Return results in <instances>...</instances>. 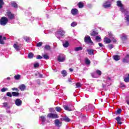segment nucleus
<instances>
[{"instance_id": "c03bdc74", "label": "nucleus", "mask_w": 129, "mask_h": 129, "mask_svg": "<svg viewBox=\"0 0 129 129\" xmlns=\"http://www.w3.org/2000/svg\"><path fill=\"white\" fill-rule=\"evenodd\" d=\"M42 45H43V42H38L37 43L36 47H41Z\"/></svg>"}, {"instance_id": "393cba45", "label": "nucleus", "mask_w": 129, "mask_h": 129, "mask_svg": "<svg viewBox=\"0 0 129 129\" xmlns=\"http://www.w3.org/2000/svg\"><path fill=\"white\" fill-rule=\"evenodd\" d=\"M78 6L80 9H82L84 7V5L81 2L78 3Z\"/></svg>"}, {"instance_id": "e2e57ef3", "label": "nucleus", "mask_w": 129, "mask_h": 129, "mask_svg": "<svg viewBox=\"0 0 129 129\" xmlns=\"http://www.w3.org/2000/svg\"><path fill=\"white\" fill-rule=\"evenodd\" d=\"M126 102L127 104H128V105H129V100H126Z\"/></svg>"}, {"instance_id": "c85d7f7f", "label": "nucleus", "mask_w": 129, "mask_h": 129, "mask_svg": "<svg viewBox=\"0 0 129 129\" xmlns=\"http://www.w3.org/2000/svg\"><path fill=\"white\" fill-rule=\"evenodd\" d=\"M5 5V2H4V0H0V9H3V6Z\"/></svg>"}, {"instance_id": "864d4df0", "label": "nucleus", "mask_w": 129, "mask_h": 129, "mask_svg": "<svg viewBox=\"0 0 129 129\" xmlns=\"http://www.w3.org/2000/svg\"><path fill=\"white\" fill-rule=\"evenodd\" d=\"M12 90H13V91H15V90L16 91H19V89L18 88H12Z\"/></svg>"}, {"instance_id": "aec40b11", "label": "nucleus", "mask_w": 129, "mask_h": 129, "mask_svg": "<svg viewBox=\"0 0 129 129\" xmlns=\"http://www.w3.org/2000/svg\"><path fill=\"white\" fill-rule=\"evenodd\" d=\"M113 59L115 61H118L119 60H120V56L118 55H114L113 56Z\"/></svg>"}, {"instance_id": "f3484780", "label": "nucleus", "mask_w": 129, "mask_h": 129, "mask_svg": "<svg viewBox=\"0 0 129 129\" xmlns=\"http://www.w3.org/2000/svg\"><path fill=\"white\" fill-rule=\"evenodd\" d=\"M19 88L21 91H24L26 89V85L25 84H22L19 86Z\"/></svg>"}, {"instance_id": "4be33fe9", "label": "nucleus", "mask_w": 129, "mask_h": 129, "mask_svg": "<svg viewBox=\"0 0 129 129\" xmlns=\"http://www.w3.org/2000/svg\"><path fill=\"white\" fill-rule=\"evenodd\" d=\"M63 108L65 110H68V111H72V109L68 106L64 105Z\"/></svg>"}, {"instance_id": "a878e982", "label": "nucleus", "mask_w": 129, "mask_h": 129, "mask_svg": "<svg viewBox=\"0 0 129 129\" xmlns=\"http://www.w3.org/2000/svg\"><path fill=\"white\" fill-rule=\"evenodd\" d=\"M82 49V47L81 46L77 47L75 48V51H76V52H78V51H81Z\"/></svg>"}, {"instance_id": "20e7f679", "label": "nucleus", "mask_w": 129, "mask_h": 129, "mask_svg": "<svg viewBox=\"0 0 129 129\" xmlns=\"http://www.w3.org/2000/svg\"><path fill=\"white\" fill-rule=\"evenodd\" d=\"M66 59V56L63 54H60L57 57L58 62H64Z\"/></svg>"}, {"instance_id": "774afa93", "label": "nucleus", "mask_w": 129, "mask_h": 129, "mask_svg": "<svg viewBox=\"0 0 129 129\" xmlns=\"http://www.w3.org/2000/svg\"><path fill=\"white\" fill-rule=\"evenodd\" d=\"M35 76H37V74H35Z\"/></svg>"}, {"instance_id": "a18cd8bd", "label": "nucleus", "mask_w": 129, "mask_h": 129, "mask_svg": "<svg viewBox=\"0 0 129 129\" xmlns=\"http://www.w3.org/2000/svg\"><path fill=\"white\" fill-rule=\"evenodd\" d=\"M34 68H38V67H40V64L39 63H36L34 64Z\"/></svg>"}, {"instance_id": "680f3d73", "label": "nucleus", "mask_w": 129, "mask_h": 129, "mask_svg": "<svg viewBox=\"0 0 129 129\" xmlns=\"http://www.w3.org/2000/svg\"><path fill=\"white\" fill-rule=\"evenodd\" d=\"M69 70H70V72H73V69L72 68H70Z\"/></svg>"}, {"instance_id": "052dcab7", "label": "nucleus", "mask_w": 129, "mask_h": 129, "mask_svg": "<svg viewBox=\"0 0 129 129\" xmlns=\"http://www.w3.org/2000/svg\"><path fill=\"white\" fill-rule=\"evenodd\" d=\"M121 87H125V85H124V84H123L122 83H121Z\"/></svg>"}, {"instance_id": "4468645a", "label": "nucleus", "mask_w": 129, "mask_h": 129, "mask_svg": "<svg viewBox=\"0 0 129 129\" xmlns=\"http://www.w3.org/2000/svg\"><path fill=\"white\" fill-rule=\"evenodd\" d=\"M122 62L123 63H128L129 62V54H127L124 58H123Z\"/></svg>"}, {"instance_id": "4d7b16f0", "label": "nucleus", "mask_w": 129, "mask_h": 129, "mask_svg": "<svg viewBox=\"0 0 129 129\" xmlns=\"http://www.w3.org/2000/svg\"><path fill=\"white\" fill-rule=\"evenodd\" d=\"M98 45H99V47H100L101 48H102V47H104V45H103L102 44V43H99Z\"/></svg>"}, {"instance_id": "f8f14e48", "label": "nucleus", "mask_w": 129, "mask_h": 129, "mask_svg": "<svg viewBox=\"0 0 129 129\" xmlns=\"http://www.w3.org/2000/svg\"><path fill=\"white\" fill-rule=\"evenodd\" d=\"M120 39L122 41H126V40H127V35H125L124 33H123L120 36Z\"/></svg>"}, {"instance_id": "7ed1b4c3", "label": "nucleus", "mask_w": 129, "mask_h": 129, "mask_svg": "<svg viewBox=\"0 0 129 129\" xmlns=\"http://www.w3.org/2000/svg\"><path fill=\"white\" fill-rule=\"evenodd\" d=\"M84 40L85 43H87L88 44H93V42L91 40V38L89 35L86 36L84 37Z\"/></svg>"}, {"instance_id": "ea45409f", "label": "nucleus", "mask_w": 129, "mask_h": 129, "mask_svg": "<svg viewBox=\"0 0 129 129\" xmlns=\"http://www.w3.org/2000/svg\"><path fill=\"white\" fill-rule=\"evenodd\" d=\"M108 48H109V50H111L112 48H113V44H109L107 45Z\"/></svg>"}, {"instance_id": "8fccbe9b", "label": "nucleus", "mask_w": 129, "mask_h": 129, "mask_svg": "<svg viewBox=\"0 0 129 129\" xmlns=\"http://www.w3.org/2000/svg\"><path fill=\"white\" fill-rule=\"evenodd\" d=\"M40 118H41L42 121H46V118L44 116H40Z\"/></svg>"}, {"instance_id": "69168bd1", "label": "nucleus", "mask_w": 129, "mask_h": 129, "mask_svg": "<svg viewBox=\"0 0 129 129\" xmlns=\"http://www.w3.org/2000/svg\"><path fill=\"white\" fill-rule=\"evenodd\" d=\"M7 79H8V80H10L11 79V78L8 77V78H7Z\"/></svg>"}, {"instance_id": "a211bd4d", "label": "nucleus", "mask_w": 129, "mask_h": 129, "mask_svg": "<svg viewBox=\"0 0 129 129\" xmlns=\"http://www.w3.org/2000/svg\"><path fill=\"white\" fill-rule=\"evenodd\" d=\"M87 51L88 52V54H89V55H94V50L93 49H87Z\"/></svg>"}, {"instance_id": "338daca9", "label": "nucleus", "mask_w": 129, "mask_h": 129, "mask_svg": "<svg viewBox=\"0 0 129 129\" xmlns=\"http://www.w3.org/2000/svg\"><path fill=\"white\" fill-rule=\"evenodd\" d=\"M108 80H111L110 78H109V77H108Z\"/></svg>"}, {"instance_id": "f704fd0d", "label": "nucleus", "mask_w": 129, "mask_h": 129, "mask_svg": "<svg viewBox=\"0 0 129 129\" xmlns=\"http://www.w3.org/2000/svg\"><path fill=\"white\" fill-rule=\"evenodd\" d=\"M120 11L122 13H124V12H125V9H124V8H123V5L121 7H120Z\"/></svg>"}, {"instance_id": "6e6d98bb", "label": "nucleus", "mask_w": 129, "mask_h": 129, "mask_svg": "<svg viewBox=\"0 0 129 129\" xmlns=\"http://www.w3.org/2000/svg\"><path fill=\"white\" fill-rule=\"evenodd\" d=\"M108 36L109 37V38H112V33L111 32H108Z\"/></svg>"}, {"instance_id": "e433bc0d", "label": "nucleus", "mask_w": 129, "mask_h": 129, "mask_svg": "<svg viewBox=\"0 0 129 129\" xmlns=\"http://www.w3.org/2000/svg\"><path fill=\"white\" fill-rule=\"evenodd\" d=\"M7 96H8V97H13V94L11 92H8L6 94Z\"/></svg>"}, {"instance_id": "3c124183", "label": "nucleus", "mask_w": 129, "mask_h": 129, "mask_svg": "<svg viewBox=\"0 0 129 129\" xmlns=\"http://www.w3.org/2000/svg\"><path fill=\"white\" fill-rule=\"evenodd\" d=\"M116 112L118 113V114H120L121 113V109H118L116 111Z\"/></svg>"}, {"instance_id": "b1692460", "label": "nucleus", "mask_w": 129, "mask_h": 129, "mask_svg": "<svg viewBox=\"0 0 129 129\" xmlns=\"http://www.w3.org/2000/svg\"><path fill=\"white\" fill-rule=\"evenodd\" d=\"M96 35H98V32H96V31L93 30L92 33L90 34L91 36H96Z\"/></svg>"}, {"instance_id": "13d9d810", "label": "nucleus", "mask_w": 129, "mask_h": 129, "mask_svg": "<svg viewBox=\"0 0 129 129\" xmlns=\"http://www.w3.org/2000/svg\"><path fill=\"white\" fill-rule=\"evenodd\" d=\"M42 58H43V57H42V56L38 55H37L36 59H42Z\"/></svg>"}, {"instance_id": "58836bf2", "label": "nucleus", "mask_w": 129, "mask_h": 129, "mask_svg": "<svg viewBox=\"0 0 129 129\" xmlns=\"http://www.w3.org/2000/svg\"><path fill=\"white\" fill-rule=\"evenodd\" d=\"M124 81L126 83L129 82V74H128L127 77L124 79Z\"/></svg>"}, {"instance_id": "cd10ccee", "label": "nucleus", "mask_w": 129, "mask_h": 129, "mask_svg": "<svg viewBox=\"0 0 129 129\" xmlns=\"http://www.w3.org/2000/svg\"><path fill=\"white\" fill-rule=\"evenodd\" d=\"M90 60H89V59H88V58H86L85 59V63L87 64V65H90Z\"/></svg>"}, {"instance_id": "423d86ee", "label": "nucleus", "mask_w": 129, "mask_h": 129, "mask_svg": "<svg viewBox=\"0 0 129 129\" xmlns=\"http://www.w3.org/2000/svg\"><path fill=\"white\" fill-rule=\"evenodd\" d=\"M7 17L10 20H14L15 19V14H12L11 12H8L7 13Z\"/></svg>"}, {"instance_id": "5fc2aeb1", "label": "nucleus", "mask_w": 129, "mask_h": 129, "mask_svg": "<svg viewBox=\"0 0 129 129\" xmlns=\"http://www.w3.org/2000/svg\"><path fill=\"white\" fill-rule=\"evenodd\" d=\"M8 103L7 102H4L3 103V106H4V107H7V106H8Z\"/></svg>"}, {"instance_id": "473e14b6", "label": "nucleus", "mask_w": 129, "mask_h": 129, "mask_svg": "<svg viewBox=\"0 0 129 129\" xmlns=\"http://www.w3.org/2000/svg\"><path fill=\"white\" fill-rule=\"evenodd\" d=\"M13 47L17 51H19V50H20V48H19V45H18L17 44H14V45H13Z\"/></svg>"}, {"instance_id": "6ab92c4d", "label": "nucleus", "mask_w": 129, "mask_h": 129, "mask_svg": "<svg viewBox=\"0 0 129 129\" xmlns=\"http://www.w3.org/2000/svg\"><path fill=\"white\" fill-rule=\"evenodd\" d=\"M11 6L15 9H18V4L14 1L11 2Z\"/></svg>"}, {"instance_id": "37998d69", "label": "nucleus", "mask_w": 129, "mask_h": 129, "mask_svg": "<svg viewBox=\"0 0 129 129\" xmlns=\"http://www.w3.org/2000/svg\"><path fill=\"white\" fill-rule=\"evenodd\" d=\"M45 50H50L51 49V47L50 45H45Z\"/></svg>"}, {"instance_id": "6e6552de", "label": "nucleus", "mask_w": 129, "mask_h": 129, "mask_svg": "<svg viewBox=\"0 0 129 129\" xmlns=\"http://www.w3.org/2000/svg\"><path fill=\"white\" fill-rule=\"evenodd\" d=\"M54 123L58 127H60L62 125V122L60 121V120L58 119L54 120Z\"/></svg>"}, {"instance_id": "c756f323", "label": "nucleus", "mask_w": 129, "mask_h": 129, "mask_svg": "<svg viewBox=\"0 0 129 129\" xmlns=\"http://www.w3.org/2000/svg\"><path fill=\"white\" fill-rule=\"evenodd\" d=\"M14 78L16 80H19V79H21V75H15L14 76Z\"/></svg>"}, {"instance_id": "412c9836", "label": "nucleus", "mask_w": 129, "mask_h": 129, "mask_svg": "<svg viewBox=\"0 0 129 129\" xmlns=\"http://www.w3.org/2000/svg\"><path fill=\"white\" fill-rule=\"evenodd\" d=\"M12 96H15V97H18L20 95V93L12 92Z\"/></svg>"}, {"instance_id": "4c0bfd02", "label": "nucleus", "mask_w": 129, "mask_h": 129, "mask_svg": "<svg viewBox=\"0 0 129 129\" xmlns=\"http://www.w3.org/2000/svg\"><path fill=\"white\" fill-rule=\"evenodd\" d=\"M43 58H44V59H46V60L49 59V58H50V57H49V55H47V54H45L43 55Z\"/></svg>"}, {"instance_id": "49530a36", "label": "nucleus", "mask_w": 129, "mask_h": 129, "mask_svg": "<svg viewBox=\"0 0 129 129\" xmlns=\"http://www.w3.org/2000/svg\"><path fill=\"white\" fill-rule=\"evenodd\" d=\"M76 88L81 87V84H80V83H77L76 84Z\"/></svg>"}, {"instance_id": "79ce46f5", "label": "nucleus", "mask_w": 129, "mask_h": 129, "mask_svg": "<svg viewBox=\"0 0 129 129\" xmlns=\"http://www.w3.org/2000/svg\"><path fill=\"white\" fill-rule=\"evenodd\" d=\"M96 73L97 74H98V75H99V76H101V74H102V73L100 71V70H97L96 71Z\"/></svg>"}, {"instance_id": "c9c22d12", "label": "nucleus", "mask_w": 129, "mask_h": 129, "mask_svg": "<svg viewBox=\"0 0 129 129\" xmlns=\"http://www.w3.org/2000/svg\"><path fill=\"white\" fill-rule=\"evenodd\" d=\"M55 110L57 111V112H60L62 110V108L60 107H55Z\"/></svg>"}, {"instance_id": "09e8293b", "label": "nucleus", "mask_w": 129, "mask_h": 129, "mask_svg": "<svg viewBox=\"0 0 129 129\" xmlns=\"http://www.w3.org/2000/svg\"><path fill=\"white\" fill-rule=\"evenodd\" d=\"M7 90H8V88H3L1 89L2 92H6V91H7Z\"/></svg>"}, {"instance_id": "a19ab883", "label": "nucleus", "mask_w": 129, "mask_h": 129, "mask_svg": "<svg viewBox=\"0 0 129 129\" xmlns=\"http://www.w3.org/2000/svg\"><path fill=\"white\" fill-rule=\"evenodd\" d=\"M24 39L26 42H27V43H29V41H30V37H24Z\"/></svg>"}, {"instance_id": "bf43d9fd", "label": "nucleus", "mask_w": 129, "mask_h": 129, "mask_svg": "<svg viewBox=\"0 0 129 129\" xmlns=\"http://www.w3.org/2000/svg\"><path fill=\"white\" fill-rule=\"evenodd\" d=\"M112 42H113V43H116V39H113L112 40Z\"/></svg>"}, {"instance_id": "7c9ffc66", "label": "nucleus", "mask_w": 129, "mask_h": 129, "mask_svg": "<svg viewBox=\"0 0 129 129\" xmlns=\"http://www.w3.org/2000/svg\"><path fill=\"white\" fill-rule=\"evenodd\" d=\"M61 74H62L63 77H65V76H67V72L65 70H63L61 71Z\"/></svg>"}, {"instance_id": "f257e3e1", "label": "nucleus", "mask_w": 129, "mask_h": 129, "mask_svg": "<svg viewBox=\"0 0 129 129\" xmlns=\"http://www.w3.org/2000/svg\"><path fill=\"white\" fill-rule=\"evenodd\" d=\"M65 34V32L62 29H59L55 32V36L57 39H60V37H63Z\"/></svg>"}, {"instance_id": "2f4dec72", "label": "nucleus", "mask_w": 129, "mask_h": 129, "mask_svg": "<svg viewBox=\"0 0 129 129\" xmlns=\"http://www.w3.org/2000/svg\"><path fill=\"white\" fill-rule=\"evenodd\" d=\"M28 58L30 59H32V58H34V53L30 52L28 54Z\"/></svg>"}, {"instance_id": "ddd939ff", "label": "nucleus", "mask_w": 129, "mask_h": 129, "mask_svg": "<svg viewBox=\"0 0 129 129\" xmlns=\"http://www.w3.org/2000/svg\"><path fill=\"white\" fill-rule=\"evenodd\" d=\"M103 42L105 44H110V43H111V40L107 37H105L103 39Z\"/></svg>"}, {"instance_id": "f03ea898", "label": "nucleus", "mask_w": 129, "mask_h": 129, "mask_svg": "<svg viewBox=\"0 0 129 129\" xmlns=\"http://www.w3.org/2000/svg\"><path fill=\"white\" fill-rule=\"evenodd\" d=\"M8 22H9L8 18L3 17L0 20V25H1V26H6V25L8 24Z\"/></svg>"}, {"instance_id": "5701e85b", "label": "nucleus", "mask_w": 129, "mask_h": 129, "mask_svg": "<svg viewBox=\"0 0 129 129\" xmlns=\"http://www.w3.org/2000/svg\"><path fill=\"white\" fill-rule=\"evenodd\" d=\"M116 4H117V7H118L119 8L123 6V5H122V3H121V1H117L116 2Z\"/></svg>"}, {"instance_id": "0eeeda50", "label": "nucleus", "mask_w": 129, "mask_h": 129, "mask_svg": "<svg viewBox=\"0 0 129 129\" xmlns=\"http://www.w3.org/2000/svg\"><path fill=\"white\" fill-rule=\"evenodd\" d=\"M109 2L108 1H105V2L103 5V8L105 9H107L108 8H110L111 7V4H109Z\"/></svg>"}, {"instance_id": "39448f33", "label": "nucleus", "mask_w": 129, "mask_h": 129, "mask_svg": "<svg viewBox=\"0 0 129 129\" xmlns=\"http://www.w3.org/2000/svg\"><path fill=\"white\" fill-rule=\"evenodd\" d=\"M47 117H49V118H59V116L58 114L56 113H50L47 114Z\"/></svg>"}, {"instance_id": "bb28decb", "label": "nucleus", "mask_w": 129, "mask_h": 129, "mask_svg": "<svg viewBox=\"0 0 129 129\" xmlns=\"http://www.w3.org/2000/svg\"><path fill=\"white\" fill-rule=\"evenodd\" d=\"M62 45L64 48H67L69 46V42L67 41L64 43H63Z\"/></svg>"}, {"instance_id": "9d476101", "label": "nucleus", "mask_w": 129, "mask_h": 129, "mask_svg": "<svg viewBox=\"0 0 129 129\" xmlns=\"http://www.w3.org/2000/svg\"><path fill=\"white\" fill-rule=\"evenodd\" d=\"M6 41L7 40V37H3V36L0 35V44H1V45H5V41Z\"/></svg>"}, {"instance_id": "9b49d317", "label": "nucleus", "mask_w": 129, "mask_h": 129, "mask_svg": "<svg viewBox=\"0 0 129 129\" xmlns=\"http://www.w3.org/2000/svg\"><path fill=\"white\" fill-rule=\"evenodd\" d=\"M22 102L21 99L18 98L15 100V104L17 106H21L22 105Z\"/></svg>"}, {"instance_id": "de8ad7c7", "label": "nucleus", "mask_w": 129, "mask_h": 129, "mask_svg": "<svg viewBox=\"0 0 129 129\" xmlns=\"http://www.w3.org/2000/svg\"><path fill=\"white\" fill-rule=\"evenodd\" d=\"M72 27H75L76 26H77V23L74 22L72 23V24H71Z\"/></svg>"}, {"instance_id": "2eb2a0df", "label": "nucleus", "mask_w": 129, "mask_h": 129, "mask_svg": "<svg viewBox=\"0 0 129 129\" xmlns=\"http://www.w3.org/2000/svg\"><path fill=\"white\" fill-rule=\"evenodd\" d=\"M61 120H64V121H66V122H69L71 121V119H70V118H69V117H68L67 116L61 118Z\"/></svg>"}, {"instance_id": "72a5a7b5", "label": "nucleus", "mask_w": 129, "mask_h": 129, "mask_svg": "<svg viewBox=\"0 0 129 129\" xmlns=\"http://www.w3.org/2000/svg\"><path fill=\"white\" fill-rule=\"evenodd\" d=\"M96 41H97V42H100L101 41V38L99 37V36H97L95 37Z\"/></svg>"}, {"instance_id": "dca6fc26", "label": "nucleus", "mask_w": 129, "mask_h": 129, "mask_svg": "<svg viewBox=\"0 0 129 129\" xmlns=\"http://www.w3.org/2000/svg\"><path fill=\"white\" fill-rule=\"evenodd\" d=\"M115 120L117 121V123H118V124H121V123H122V122L120 121V120H121V118L119 116L116 117L115 118Z\"/></svg>"}, {"instance_id": "0e129e2a", "label": "nucleus", "mask_w": 129, "mask_h": 129, "mask_svg": "<svg viewBox=\"0 0 129 129\" xmlns=\"http://www.w3.org/2000/svg\"><path fill=\"white\" fill-rule=\"evenodd\" d=\"M43 77V75L39 74V78H42Z\"/></svg>"}, {"instance_id": "603ef678", "label": "nucleus", "mask_w": 129, "mask_h": 129, "mask_svg": "<svg viewBox=\"0 0 129 129\" xmlns=\"http://www.w3.org/2000/svg\"><path fill=\"white\" fill-rule=\"evenodd\" d=\"M125 20L127 21V22H129V15H127L126 17H125Z\"/></svg>"}, {"instance_id": "1a4fd4ad", "label": "nucleus", "mask_w": 129, "mask_h": 129, "mask_svg": "<svg viewBox=\"0 0 129 129\" xmlns=\"http://www.w3.org/2000/svg\"><path fill=\"white\" fill-rule=\"evenodd\" d=\"M71 12L73 16H76V15H78V14L79 13V12L78 11V9L76 8L72 9Z\"/></svg>"}]
</instances>
